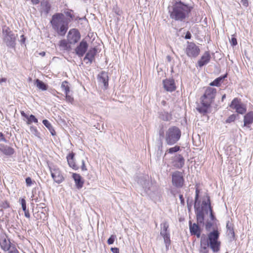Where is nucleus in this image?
I'll return each instance as SVG.
<instances>
[{
    "mask_svg": "<svg viewBox=\"0 0 253 253\" xmlns=\"http://www.w3.org/2000/svg\"><path fill=\"white\" fill-rule=\"evenodd\" d=\"M216 93L215 88L208 87L206 89L204 94L200 98L201 105L197 108L199 113L205 115L208 112L211 104L214 100Z\"/></svg>",
    "mask_w": 253,
    "mask_h": 253,
    "instance_id": "20e7f679",
    "label": "nucleus"
},
{
    "mask_svg": "<svg viewBox=\"0 0 253 253\" xmlns=\"http://www.w3.org/2000/svg\"><path fill=\"white\" fill-rule=\"evenodd\" d=\"M186 52L187 55L189 57H196L200 52V49L194 43H189L186 49Z\"/></svg>",
    "mask_w": 253,
    "mask_h": 253,
    "instance_id": "f8f14e48",
    "label": "nucleus"
},
{
    "mask_svg": "<svg viewBox=\"0 0 253 253\" xmlns=\"http://www.w3.org/2000/svg\"><path fill=\"white\" fill-rule=\"evenodd\" d=\"M3 41L7 46L13 47L15 45V36L8 27H4L2 29Z\"/></svg>",
    "mask_w": 253,
    "mask_h": 253,
    "instance_id": "0eeeda50",
    "label": "nucleus"
},
{
    "mask_svg": "<svg viewBox=\"0 0 253 253\" xmlns=\"http://www.w3.org/2000/svg\"><path fill=\"white\" fill-rule=\"evenodd\" d=\"M160 118L165 121H168L171 120V116L167 112H162L160 114Z\"/></svg>",
    "mask_w": 253,
    "mask_h": 253,
    "instance_id": "72a5a7b5",
    "label": "nucleus"
},
{
    "mask_svg": "<svg viewBox=\"0 0 253 253\" xmlns=\"http://www.w3.org/2000/svg\"><path fill=\"white\" fill-rule=\"evenodd\" d=\"M163 86L168 91L172 92L176 89V85L173 79H169L163 80Z\"/></svg>",
    "mask_w": 253,
    "mask_h": 253,
    "instance_id": "2eb2a0df",
    "label": "nucleus"
},
{
    "mask_svg": "<svg viewBox=\"0 0 253 253\" xmlns=\"http://www.w3.org/2000/svg\"><path fill=\"white\" fill-rule=\"evenodd\" d=\"M0 245L1 248L4 251H8L11 248L10 241L6 239L0 241Z\"/></svg>",
    "mask_w": 253,
    "mask_h": 253,
    "instance_id": "c85d7f7f",
    "label": "nucleus"
},
{
    "mask_svg": "<svg viewBox=\"0 0 253 253\" xmlns=\"http://www.w3.org/2000/svg\"><path fill=\"white\" fill-rule=\"evenodd\" d=\"M7 81L6 78H2L0 79V84H2V83H5Z\"/></svg>",
    "mask_w": 253,
    "mask_h": 253,
    "instance_id": "680f3d73",
    "label": "nucleus"
},
{
    "mask_svg": "<svg viewBox=\"0 0 253 253\" xmlns=\"http://www.w3.org/2000/svg\"><path fill=\"white\" fill-rule=\"evenodd\" d=\"M0 141H3L6 142L7 141L6 139L4 136V135L3 133L1 132H0Z\"/></svg>",
    "mask_w": 253,
    "mask_h": 253,
    "instance_id": "603ef678",
    "label": "nucleus"
},
{
    "mask_svg": "<svg viewBox=\"0 0 253 253\" xmlns=\"http://www.w3.org/2000/svg\"><path fill=\"white\" fill-rule=\"evenodd\" d=\"M217 221V219L214 215V218H211V215H210V219H207L206 220L205 223L203 224H205V229L207 231H210L211 228L214 226L215 224V222Z\"/></svg>",
    "mask_w": 253,
    "mask_h": 253,
    "instance_id": "393cba45",
    "label": "nucleus"
},
{
    "mask_svg": "<svg viewBox=\"0 0 253 253\" xmlns=\"http://www.w3.org/2000/svg\"><path fill=\"white\" fill-rule=\"evenodd\" d=\"M236 116L235 114H232L230 115L226 120V123H230L233 122L236 119Z\"/></svg>",
    "mask_w": 253,
    "mask_h": 253,
    "instance_id": "58836bf2",
    "label": "nucleus"
},
{
    "mask_svg": "<svg viewBox=\"0 0 253 253\" xmlns=\"http://www.w3.org/2000/svg\"><path fill=\"white\" fill-rule=\"evenodd\" d=\"M0 151L6 156H11L14 153V150L12 147L3 144H0Z\"/></svg>",
    "mask_w": 253,
    "mask_h": 253,
    "instance_id": "5701e85b",
    "label": "nucleus"
},
{
    "mask_svg": "<svg viewBox=\"0 0 253 253\" xmlns=\"http://www.w3.org/2000/svg\"><path fill=\"white\" fill-rule=\"evenodd\" d=\"M9 251V253H19L18 250L15 247H11Z\"/></svg>",
    "mask_w": 253,
    "mask_h": 253,
    "instance_id": "3c124183",
    "label": "nucleus"
},
{
    "mask_svg": "<svg viewBox=\"0 0 253 253\" xmlns=\"http://www.w3.org/2000/svg\"><path fill=\"white\" fill-rule=\"evenodd\" d=\"M82 166H81V169L83 171H85L87 170V169L85 165V162L84 160H82Z\"/></svg>",
    "mask_w": 253,
    "mask_h": 253,
    "instance_id": "864d4df0",
    "label": "nucleus"
},
{
    "mask_svg": "<svg viewBox=\"0 0 253 253\" xmlns=\"http://www.w3.org/2000/svg\"><path fill=\"white\" fill-rule=\"evenodd\" d=\"M81 39L80 32L76 29H71L67 35L68 42L70 44H75Z\"/></svg>",
    "mask_w": 253,
    "mask_h": 253,
    "instance_id": "9b49d317",
    "label": "nucleus"
},
{
    "mask_svg": "<svg viewBox=\"0 0 253 253\" xmlns=\"http://www.w3.org/2000/svg\"><path fill=\"white\" fill-rule=\"evenodd\" d=\"M219 235L220 233L217 229L210 232L207 236L202 234L200 240V253H209V248L214 253L219 252L221 246V242L219 241Z\"/></svg>",
    "mask_w": 253,
    "mask_h": 253,
    "instance_id": "f257e3e1",
    "label": "nucleus"
},
{
    "mask_svg": "<svg viewBox=\"0 0 253 253\" xmlns=\"http://www.w3.org/2000/svg\"><path fill=\"white\" fill-rule=\"evenodd\" d=\"M99 84L103 86L104 89H106L108 87V75L105 71H102L97 76Z\"/></svg>",
    "mask_w": 253,
    "mask_h": 253,
    "instance_id": "ddd939ff",
    "label": "nucleus"
},
{
    "mask_svg": "<svg viewBox=\"0 0 253 253\" xmlns=\"http://www.w3.org/2000/svg\"><path fill=\"white\" fill-rule=\"evenodd\" d=\"M97 52V50L96 48L94 47L90 49L87 53L86 54L84 58V61L87 62L92 63L94 62L95 56Z\"/></svg>",
    "mask_w": 253,
    "mask_h": 253,
    "instance_id": "6ab92c4d",
    "label": "nucleus"
},
{
    "mask_svg": "<svg viewBox=\"0 0 253 253\" xmlns=\"http://www.w3.org/2000/svg\"><path fill=\"white\" fill-rule=\"evenodd\" d=\"M161 231L160 235L161 236H165L166 235L169 234V231L168 230L169 225V224L167 222H164L161 224Z\"/></svg>",
    "mask_w": 253,
    "mask_h": 253,
    "instance_id": "bb28decb",
    "label": "nucleus"
},
{
    "mask_svg": "<svg viewBox=\"0 0 253 253\" xmlns=\"http://www.w3.org/2000/svg\"><path fill=\"white\" fill-rule=\"evenodd\" d=\"M227 234L231 240H233L235 238V233L234 231V225L229 221L226 222Z\"/></svg>",
    "mask_w": 253,
    "mask_h": 253,
    "instance_id": "b1692460",
    "label": "nucleus"
},
{
    "mask_svg": "<svg viewBox=\"0 0 253 253\" xmlns=\"http://www.w3.org/2000/svg\"><path fill=\"white\" fill-rule=\"evenodd\" d=\"M191 38V34L190 32L188 31L185 36V39H190Z\"/></svg>",
    "mask_w": 253,
    "mask_h": 253,
    "instance_id": "13d9d810",
    "label": "nucleus"
},
{
    "mask_svg": "<svg viewBox=\"0 0 253 253\" xmlns=\"http://www.w3.org/2000/svg\"><path fill=\"white\" fill-rule=\"evenodd\" d=\"M116 236L115 235H111L110 238L107 240V243L109 245L113 244L115 241V240L116 239Z\"/></svg>",
    "mask_w": 253,
    "mask_h": 253,
    "instance_id": "79ce46f5",
    "label": "nucleus"
},
{
    "mask_svg": "<svg viewBox=\"0 0 253 253\" xmlns=\"http://www.w3.org/2000/svg\"><path fill=\"white\" fill-rule=\"evenodd\" d=\"M163 143L162 141H160V142L159 143V145L158 146V154H159L160 155H161L163 152Z\"/></svg>",
    "mask_w": 253,
    "mask_h": 253,
    "instance_id": "c03bdc74",
    "label": "nucleus"
},
{
    "mask_svg": "<svg viewBox=\"0 0 253 253\" xmlns=\"http://www.w3.org/2000/svg\"><path fill=\"white\" fill-rule=\"evenodd\" d=\"M50 23L52 29L58 35L61 36L65 35L69 28V22L65 20L63 13H57L53 15Z\"/></svg>",
    "mask_w": 253,
    "mask_h": 253,
    "instance_id": "7ed1b4c3",
    "label": "nucleus"
},
{
    "mask_svg": "<svg viewBox=\"0 0 253 253\" xmlns=\"http://www.w3.org/2000/svg\"><path fill=\"white\" fill-rule=\"evenodd\" d=\"M210 58V53L209 52H205L198 63H207L209 62Z\"/></svg>",
    "mask_w": 253,
    "mask_h": 253,
    "instance_id": "2f4dec72",
    "label": "nucleus"
},
{
    "mask_svg": "<svg viewBox=\"0 0 253 253\" xmlns=\"http://www.w3.org/2000/svg\"><path fill=\"white\" fill-rule=\"evenodd\" d=\"M138 183L142 186L143 189L148 194H150V187L152 183L148 180V176H144L139 178L138 180Z\"/></svg>",
    "mask_w": 253,
    "mask_h": 253,
    "instance_id": "4468645a",
    "label": "nucleus"
},
{
    "mask_svg": "<svg viewBox=\"0 0 253 253\" xmlns=\"http://www.w3.org/2000/svg\"><path fill=\"white\" fill-rule=\"evenodd\" d=\"M74 157L75 154L73 152H71L67 156L66 158L69 166L74 170H77L79 169V167L75 163Z\"/></svg>",
    "mask_w": 253,
    "mask_h": 253,
    "instance_id": "4be33fe9",
    "label": "nucleus"
},
{
    "mask_svg": "<svg viewBox=\"0 0 253 253\" xmlns=\"http://www.w3.org/2000/svg\"><path fill=\"white\" fill-rule=\"evenodd\" d=\"M20 113L22 116L26 118L27 119L28 116L23 111H21Z\"/></svg>",
    "mask_w": 253,
    "mask_h": 253,
    "instance_id": "052dcab7",
    "label": "nucleus"
},
{
    "mask_svg": "<svg viewBox=\"0 0 253 253\" xmlns=\"http://www.w3.org/2000/svg\"><path fill=\"white\" fill-rule=\"evenodd\" d=\"M240 2L243 5H244L245 7H247L248 6V0H241Z\"/></svg>",
    "mask_w": 253,
    "mask_h": 253,
    "instance_id": "5fc2aeb1",
    "label": "nucleus"
},
{
    "mask_svg": "<svg viewBox=\"0 0 253 253\" xmlns=\"http://www.w3.org/2000/svg\"><path fill=\"white\" fill-rule=\"evenodd\" d=\"M179 199L180 200L181 204L182 205H184V204H185V202H184V198L183 197V195H179Z\"/></svg>",
    "mask_w": 253,
    "mask_h": 253,
    "instance_id": "6e6d98bb",
    "label": "nucleus"
},
{
    "mask_svg": "<svg viewBox=\"0 0 253 253\" xmlns=\"http://www.w3.org/2000/svg\"><path fill=\"white\" fill-rule=\"evenodd\" d=\"M230 107L240 114H244L247 111L246 105L242 103L237 98H235L231 102Z\"/></svg>",
    "mask_w": 253,
    "mask_h": 253,
    "instance_id": "1a4fd4ad",
    "label": "nucleus"
},
{
    "mask_svg": "<svg viewBox=\"0 0 253 253\" xmlns=\"http://www.w3.org/2000/svg\"><path fill=\"white\" fill-rule=\"evenodd\" d=\"M43 124L45 126L48 128L49 131H50L51 134L52 135H55V131L54 130V128H53L51 124L50 123V122L47 120H43L42 121Z\"/></svg>",
    "mask_w": 253,
    "mask_h": 253,
    "instance_id": "7c9ffc66",
    "label": "nucleus"
},
{
    "mask_svg": "<svg viewBox=\"0 0 253 253\" xmlns=\"http://www.w3.org/2000/svg\"><path fill=\"white\" fill-rule=\"evenodd\" d=\"M39 54H40V55H41V56H44V55H45V52H44V51H42V52H40V53H39Z\"/></svg>",
    "mask_w": 253,
    "mask_h": 253,
    "instance_id": "338daca9",
    "label": "nucleus"
},
{
    "mask_svg": "<svg viewBox=\"0 0 253 253\" xmlns=\"http://www.w3.org/2000/svg\"><path fill=\"white\" fill-rule=\"evenodd\" d=\"M34 84L37 88L41 90L44 91L47 89L48 85L39 79H36L35 81Z\"/></svg>",
    "mask_w": 253,
    "mask_h": 253,
    "instance_id": "cd10ccee",
    "label": "nucleus"
},
{
    "mask_svg": "<svg viewBox=\"0 0 253 253\" xmlns=\"http://www.w3.org/2000/svg\"><path fill=\"white\" fill-rule=\"evenodd\" d=\"M192 9V7L181 1H176L169 10L170 18L175 21H184L189 17Z\"/></svg>",
    "mask_w": 253,
    "mask_h": 253,
    "instance_id": "f03ea898",
    "label": "nucleus"
},
{
    "mask_svg": "<svg viewBox=\"0 0 253 253\" xmlns=\"http://www.w3.org/2000/svg\"><path fill=\"white\" fill-rule=\"evenodd\" d=\"M227 77V74H225L222 76H220L215 79L210 84L211 86H219L221 83L223 82L224 79Z\"/></svg>",
    "mask_w": 253,
    "mask_h": 253,
    "instance_id": "c756f323",
    "label": "nucleus"
},
{
    "mask_svg": "<svg viewBox=\"0 0 253 253\" xmlns=\"http://www.w3.org/2000/svg\"><path fill=\"white\" fill-rule=\"evenodd\" d=\"M20 202H21V206H22L23 211H26V210H27V208H26V203L25 200L24 199H21L20 200Z\"/></svg>",
    "mask_w": 253,
    "mask_h": 253,
    "instance_id": "a18cd8bd",
    "label": "nucleus"
},
{
    "mask_svg": "<svg viewBox=\"0 0 253 253\" xmlns=\"http://www.w3.org/2000/svg\"><path fill=\"white\" fill-rule=\"evenodd\" d=\"M30 130L32 132H33L36 135H37V134L38 133V131L37 128L35 126H31Z\"/></svg>",
    "mask_w": 253,
    "mask_h": 253,
    "instance_id": "8fccbe9b",
    "label": "nucleus"
},
{
    "mask_svg": "<svg viewBox=\"0 0 253 253\" xmlns=\"http://www.w3.org/2000/svg\"><path fill=\"white\" fill-rule=\"evenodd\" d=\"M66 100L71 103H73L74 102V98L72 95H70V93L65 94Z\"/></svg>",
    "mask_w": 253,
    "mask_h": 253,
    "instance_id": "a19ab883",
    "label": "nucleus"
},
{
    "mask_svg": "<svg viewBox=\"0 0 253 253\" xmlns=\"http://www.w3.org/2000/svg\"><path fill=\"white\" fill-rule=\"evenodd\" d=\"M207 200H203L202 203L201 208L196 207L195 213L197 221L198 224H204L205 220L204 212L208 214L209 211L211 218H214V212L211 206L210 197L207 196Z\"/></svg>",
    "mask_w": 253,
    "mask_h": 253,
    "instance_id": "39448f33",
    "label": "nucleus"
},
{
    "mask_svg": "<svg viewBox=\"0 0 253 253\" xmlns=\"http://www.w3.org/2000/svg\"><path fill=\"white\" fill-rule=\"evenodd\" d=\"M159 134L160 136L164 137V132L163 130H161L159 132Z\"/></svg>",
    "mask_w": 253,
    "mask_h": 253,
    "instance_id": "69168bd1",
    "label": "nucleus"
},
{
    "mask_svg": "<svg viewBox=\"0 0 253 253\" xmlns=\"http://www.w3.org/2000/svg\"><path fill=\"white\" fill-rule=\"evenodd\" d=\"M180 150V147L179 146L175 145L173 147H171L168 149L165 153V155L167 153L172 154L175 152L179 151Z\"/></svg>",
    "mask_w": 253,
    "mask_h": 253,
    "instance_id": "e433bc0d",
    "label": "nucleus"
},
{
    "mask_svg": "<svg viewBox=\"0 0 253 253\" xmlns=\"http://www.w3.org/2000/svg\"><path fill=\"white\" fill-rule=\"evenodd\" d=\"M181 131L178 127L173 126L170 127L166 132L165 141L169 145L175 144L180 138Z\"/></svg>",
    "mask_w": 253,
    "mask_h": 253,
    "instance_id": "423d86ee",
    "label": "nucleus"
},
{
    "mask_svg": "<svg viewBox=\"0 0 253 253\" xmlns=\"http://www.w3.org/2000/svg\"><path fill=\"white\" fill-rule=\"evenodd\" d=\"M21 39L20 40V41H21L22 43H24L25 42V38L24 37L23 35H22L21 36Z\"/></svg>",
    "mask_w": 253,
    "mask_h": 253,
    "instance_id": "0e129e2a",
    "label": "nucleus"
},
{
    "mask_svg": "<svg viewBox=\"0 0 253 253\" xmlns=\"http://www.w3.org/2000/svg\"><path fill=\"white\" fill-rule=\"evenodd\" d=\"M72 177L74 179L76 187L78 189H81L84 185V180L82 176L78 173H74L72 175Z\"/></svg>",
    "mask_w": 253,
    "mask_h": 253,
    "instance_id": "aec40b11",
    "label": "nucleus"
},
{
    "mask_svg": "<svg viewBox=\"0 0 253 253\" xmlns=\"http://www.w3.org/2000/svg\"><path fill=\"white\" fill-rule=\"evenodd\" d=\"M65 40H62L59 42V46L61 49L69 50L70 49V45Z\"/></svg>",
    "mask_w": 253,
    "mask_h": 253,
    "instance_id": "473e14b6",
    "label": "nucleus"
},
{
    "mask_svg": "<svg viewBox=\"0 0 253 253\" xmlns=\"http://www.w3.org/2000/svg\"><path fill=\"white\" fill-rule=\"evenodd\" d=\"M253 123V111L246 114L244 117V126L250 127V125Z\"/></svg>",
    "mask_w": 253,
    "mask_h": 253,
    "instance_id": "412c9836",
    "label": "nucleus"
},
{
    "mask_svg": "<svg viewBox=\"0 0 253 253\" xmlns=\"http://www.w3.org/2000/svg\"><path fill=\"white\" fill-rule=\"evenodd\" d=\"M51 175L54 181L58 184L62 182L64 180L61 171L59 168L55 167H49Z\"/></svg>",
    "mask_w": 253,
    "mask_h": 253,
    "instance_id": "9d476101",
    "label": "nucleus"
},
{
    "mask_svg": "<svg viewBox=\"0 0 253 253\" xmlns=\"http://www.w3.org/2000/svg\"><path fill=\"white\" fill-rule=\"evenodd\" d=\"M24 211L25 216L27 218H30V214L29 212V211L28 210H26V211Z\"/></svg>",
    "mask_w": 253,
    "mask_h": 253,
    "instance_id": "bf43d9fd",
    "label": "nucleus"
},
{
    "mask_svg": "<svg viewBox=\"0 0 253 253\" xmlns=\"http://www.w3.org/2000/svg\"><path fill=\"white\" fill-rule=\"evenodd\" d=\"M88 47L87 42L83 40L76 48V52L79 56H83Z\"/></svg>",
    "mask_w": 253,
    "mask_h": 253,
    "instance_id": "f3484780",
    "label": "nucleus"
},
{
    "mask_svg": "<svg viewBox=\"0 0 253 253\" xmlns=\"http://www.w3.org/2000/svg\"><path fill=\"white\" fill-rule=\"evenodd\" d=\"M162 237H163L164 243L166 245V250L168 251L171 243L170 239V233L165 236H163Z\"/></svg>",
    "mask_w": 253,
    "mask_h": 253,
    "instance_id": "c9c22d12",
    "label": "nucleus"
},
{
    "mask_svg": "<svg viewBox=\"0 0 253 253\" xmlns=\"http://www.w3.org/2000/svg\"><path fill=\"white\" fill-rule=\"evenodd\" d=\"M189 229H190V232L191 234V235H195L196 236L197 238L201 237V229L200 226L196 224L193 223L192 224L191 222H189Z\"/></svg>",
    "mask_w": 253,
    "mask_h": 253,
    "instance_id": "a211bd4d",
    "label": "nucleus"
},
{
    "mask_svg": "<svg viewBox=\"0 0 253 253\" xmlns=\"http://www.w3.org/2000/svg\"><path fill=\"white\" fill-rule=\"evenodd\" d=\"M172 164L175 168L179 169L184 166L185 160L181 155H176L172 159Z\"/></svg>",
    "mask_w": 253,
    "mask_h": 253,
    "instance_id": "dca6fc26",
    "label": "nucleus"
},
{
    "mask_svg": "<svg viewBox=\"0 0 253 253\" xmlns=\"http://www.w3.org/2000/svg\"><path fill=\"white\" fill-rule=\"evenodd\" d=\"M230 42L231 45L232 46H235L237 44V39L235 37H232Z\"/></svg>",
    "mask_w": 253,
    "mask_h": 253,
    "instance_id": "de8ad7c7",
    "label": "nucleus"
},
{
    "mask_svg": "<svg viewBox=\"0 0 253 253\" xmlns=\"http://www.w3.org/2000/svg\"><path fill=\"white\" fill-rule=\"evenodd\" d=\"M72 12H73L72 10H69L65 12V14L67 16L70 17L72 19L74 18V15L72 13Z\"/></svg>",
    "mask_w": 253,
    "mask_h": 253,
    "instance_id": "09e8293b",
    "label": "nucleus"
},
{
    "mask_svg": "<svg viewBox=\"0 0 253 253\" xmlns=\"http://www.w3.org/2000/svg\"><path fill=\"white\" fill-rule=\"evenodd\" d=\"M0 207L3 209H7L9 208V205L7 201H3L1 202Z\"/></svg>",
    "mask_w": 253,
    "mask_h": 253,
    "instance_id": "37998d69",
    "label": "nucleus"
},
{
    "mask_svg": "<svg viewBox=\"0 0 253 253\" xmlns=\"http://www.w3.org/2000/svg\"><path fill=\"white\" fill-rule=\"evenodd\" d=\"M27 120V124L28 125L31 124L32 123L36 124L38 122V119L33 115H31L29 116H28Z\"/></svg>",
    "mask_w": 253,
    "mask_h": 253,
    "instance_id": "4c0bfd02",
    "label": "nucleus"
},
{
    "mask_svg": "<svg viewBox=\"0 0 253 253\" xmlns=\"http://www.w3.org/2000/svg\"><path fill=\"white\" fill-rule=\"evenodd\" d=\"M25 181L27 186H31L33 183L32 179L30 177H27Z\"/></svg>",
    "mask_w": 253,
    "mask_h": 253,
    "instance_id": "49530a36",
    "label": "nucleus"
},
{
    "mask_svg": "<svg viewBox=\"0 0 253 253\" xmlns=\"http://www.w3.org/2000/svg\"><path fill=\"white\" fill-rule=\"evenodd\" d=\"M172 185L177 188L183 187L184 182L183 172L179 171H175L171 175Z\"/></svg>",
    "mask_w": 253,
    "mask_h": 253,
    "instance_id": "6e6552de",
    "label": "nucleus"
},
{
    "mask_svg": "<svg viewBox=\"0 0 253 253\" xmlns=\"http://www.w3.org/2000/svg\"><path fill=\"white\" fill-rule=\"evenodd\" d=\"M41 10L42 12H44L45 14H47L51 8V5L47 0H43L41 2Z\"/></svg>",
    "mask_w": 253,
    "mask_h": 253,
    "instance_id": "a878e982",
    "label": "nucleus"
},
{
    "mask_svg": "<svg viewBox=\"0 0 253 253\" xmlns=\"http://www.w3.org/2000/svg\"><path fill=\"white\" fill-rule=\"evenodd\" d=\"M111 250L113 253H119V249L118 248H112Z\"/></svg>",
    "mask_w": 253,
    "mask_h": 253,
    "instance_id": "4d7b16f0",
    "label": "nucleus"
},
{
    "mask_svg": "<svg viewBox=\"0 0 253 253\" xmlns=\"http://www.w3.org/2000/svg\"><path fill=\"white\" fill-rule=\"evenodd\" d=\"M200 190L197 188L196 189V195L195 198V204H194V208L196 209V205H197V203L198 201V199L199 197Z\"/></svg>",
    "mask_w": 253,
    "mask_h": 253,
    "instance_id": "ea45409f",
    "label": "nucleus"
},
{
    "mask_svg": "<svg viewBox=\"0 0 253 253\" xmlns=\"http://www.w3.org/2000/svg\"><path fill=\"white\" fill-rule=\"evenodd\" d=\"M61 88L62 90L64 91L65 94L70 93V87L68 85V82H63L61 85Z\"/></svg>",
    "mask_w": 253,
    "mask_h": 253,
    "instance_id": "f704fd0d",
    "label": "nucleus"
},
{
    "mask_svg": "<svg viewBox=\"0 0 253 253\" xmlns=\"http://www.w3.org/2000/svg\"><path fill=\"white\" fill-rule=\"evenodd\" d=\"M31 1L34 5H36L39 3V0H31Z\"/></svg>",
    "mask_w": 253,
    "mask_h": 253,
    "instance_id": "e2e57ef3",
    "label": "nucleus"
},
{
    "mask_svg": "<svg viewBox=\"0 0 253 253\" xmlns=\"http://www.w3.org/2000/svg\"><path fill=\"white\" fill-rule=\"evenodd\" d=\"M226 98V94H224L222 95V98H221V101H223V100H224V99Z\"/></svg>",
    "mask_w": 253,
    "mask_h": 253,
    "instance_id": "774afa93",
    "label": "nucleus"
}]
</instances>
